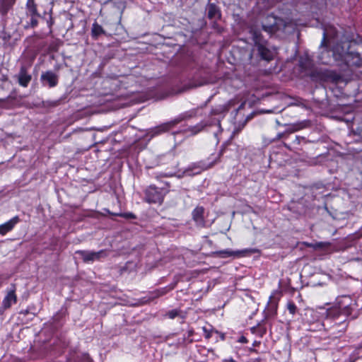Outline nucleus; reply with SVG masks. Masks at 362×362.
I'll use <instances>...</instances> for the list:
<instances>
[{"mask_svg": "<svg viewBox=\"0 0 362 362\" xmlns=\"http://www.w3.org/2000/svg\"><path fill=\"white\" fill-rule=\"evenodd\" d=\"M351 299L349 296H343L338 300V305L327 310L326 322L334 320L332 326V334L339 333V336L346 330L348 322L347 319L351 315L353 308L351 305Z\"/></svg>", "mask_w": 362, "mask_h": 362, "instance_id": "nucleus-1", "label": "nucleus"}, {"mask_svg": "<svg viewBox=\"0 0 362 362\" xmlns=\"http://www.w3.org/2000/svg\"><path fill=\"white\" fill-rule=\"evenodd\" d=\"M362 50V42H344L343 45H337L334 49V55L337 59L344 58L346 66H360L362 57L359 51Z\"/></svg>", "mask_w": 362, "mask_h": 362, "instance_id": "nucleus-2", "label": "nucleus"}, {"mask_svg": "<svg viewBox=\"0 0 362 362\" xmlns=\"http://www.w3.org/2000/svg\"><path fill=\"white\" fill-rule=\"evenodd\" d=\"M262 28L272 37H284L293 31L294 26L291 23L286 22L282 18L268 15L262 21Z\"/></svg>", "mask_w": 362, "mask_h": 362, "instance_id": "nucleus-3", "label": "nucleus"}, {"mask_svg": "<svg viewBox=\"0 0 362 362\" xmlns=\"http://www.w3.org/2000/svg\"><path fill=\"white\" fill-rule=\"evenodd\" d=\"M298 64L301 70L305 71V75L310 76L313 81L326 82L337 78V76L329 70L312 69V61L308 57H300Z\"/></svg>", "mask_w": 362, "mask_h": 362, "instance_id": "nucleus-4", "label": "nucleus"}, {"mask_svg": "<svg viewBox=\"0 0 362 362\" xmlns=\"http://www.w3.org/2000/svg\"><path fill=\"white\" fill-rule=\"evenodd\" d=\"M327 34L326 32L324 31L322 40L319 48L320 52L317 55L318 62L322 64H330L335 62H337L339 65L344 64L346 66L345 60L344 59V57H342V59H337V57H335L333 54L334 48L339 45H343V42L336 44L332 49H329L327 47Z\"/></svg>", "mask_w": 362, "mask_h": 362, "instance_id": "nucleus-5", "label": "nucleus"}, {"mask_svg": "<svg viewBox=\"0 0 362 362\" xmlns=\"http://www.w3.org/2000/svg\"><path fill=\"white\" fill-rule=\"evenodd\" d=\"M144 200L149 204H162L166 190L163 188H158L155 185H150L146 189Z\"/></svg>", "mask_w": 362, "mask_h": 362, "instance_id": "nucleus-6", "label": "nucleus"}, {"mask_svg": "<svg viewBox=\"0 0 362 362\" xmlns=\"http://www.w3.org/2000/svg\"><path fill=\"white\" fill-rule=\"evenodd\" d=\"M59 78V75L51 70L42 72L40 76L42 86L49 88H54L58 85Z\"/></svg>", "mask_w": 362, "mask_h": 362, "instance_id": "nucleus-7", "label": "nucleus"}, {"mask_svg": "<svg viewBox=\"0 0 362 362\" xmlns=\"http://www.w3.org/2000/svg\"><path fill=\"white\" fill-rule=\"evenodd\" d=\"M76 253L81 255L84 262L99 260L100 258L107 256V252L105 250H101L98 252L78 250Z\"/></svg>", "mask_w": 362, "mask_h": 362, "instance_id": "nucleus-8", "label": "nucleus"}, {"mask_svg": "<svg viewBox=\"0 0 362 362\" xmlns=\"http://www.w3.org/2000/svg\"><path fill=\"white\" fill-rule=\"evenodd\" d=\"M175 126L173 120H170L167 122H164L160 124L158 126H156L153 128H151L148 130L146 133V136H149L151 139L155 136H159L162 134L169 132L171 129H173Z\"/></svg>", "mask_w": 362, "mask_h": 362, "instance_id": "nucleus-9", "label": "nucleus"}, {"mask_svg": "<svg viewBox=\"0 0 362 362\" xmlns=\"http://www.w3.org/2000/svg\"><path fill=\"white\" fill-rule=\"evenodd\" d=\"M19 86L26 88L32 80V75L28 72V67L25 65L21 66L20 70L14 76Z\"/></svg>", "mask_w": 362, "mask_h": 362, "instance_id": "nucleus-10", "label": "nucleus"}, {"mask_svg": "<svg viewBox=\"0 0 362 362\" xmlns=\"http://www.w3.org/2000/svg\"><path fill=\"white\" fill-rule=\"evenodd\" d=\"M254 252H255V250H254V249H244V250H236V251H233V250L227 249V250H220V251L217 252L216 253L218 254V255L220 257L225 258V257H231V256H233L235 257H245V256H247L249 255L253 254Z\"/></svg>", "mask_w": 362, "mask_h": 362, "instance_id": "nucleus-11", "label": "nucleus"}, {"mask_svg": "<svg viewBox=\"0 0 362 362\" xmlns=\"http://www.w3.org/2000/svg\"><path fill=\"white\" fill-rule=\"evenodd\" d=\"M205 105L206 103L204 105L184 112L177 115L175 118L172 119L175 126H176L177 124L180 123L182 121L188 120L193 117H195L198 113L199 109L203 108Z\"/></svg>", "mask_w": 362, "mask_h": 362, "instance_id": "nucleus-12", "label": "nucleus"}, {"mask_svg": "<svg viewBox=\"0 0 362 362\" xmlns=\"http://www.w3.org/2000/svg\"><path fill=\"white\" fill-rule=\"evenodd\" d=\"M211 125H212L211 122L208 121H201L199 123L184 129L183 132L188 136H194L201 132L206 127Z\"/></svg>", "mask_w": 362, "mask_h": 362, "instance_id": "nucleus-13", "label": "nucleus"}, {"mask_svg": "<svg viewBox=\"0 0 362 362\" xmlns=\"http://www.w3.org/2000/svg\"><path fill=\"white\" fill-rule=\"evenodd\" d=\"M17 0H0V16L3 19L7 18L8 13L13 10Z\"/></svg>", "mask_w": 362, "mask_h": 362, "instance_id": "nucleus-14", "label": "nucleus"}, {"mask_svg": "<svg viewBox=\"0 0 362 362\" xmlns=\"http://www.w3.org/2000/svg\"><path fill=\"white\" fill-rule=\"evenodd\" d=\"M204 208L203 206H197L192 213V219L196 223L197 226L204 227L205 221L204 218Z\"/></svg>", "mask_w": 362, "mask_h": 362, "instance_id": "nucleus-15", "label": "nucleus"}, {"mask_svg": "<svg viewBox=\"0 0 362 362\" xmlns=\"http://www.w3.org/2000/svg\"><path fill=\"white\" fill-rule=\"evenodd\" d=\"M16 286L11 285V289L8 291L7 295L3 300L2 304L5 309L9 308L13 303H16L17 298L16 296Z\"/></svg>", "mask_w": 362, "mask_h": 362, "instance_id": "nucleus-16", "label": "nucleus"}, {"mask_svg": "<svg viewBox=\"0 0 362 362\" xmlns=\"http://www.w3.org/2000/svg\"><path fill=\"white\" fill-rule=\"evenodd\" d=\"M207 17L210 20L216 21L221 17V13L220 8L214 3L208 4L206 6Z\"/></svg>", "mask_w": 362, "mask_h": 362, "instance_id": "nucleus-17", "label": "nucleus"}, {"mask_svg": "<svg viewBox=\"0 0 362 362\" xmlns=\"http://www.w3.org/2000/svg\"><path fill=\"white\" fill-rule=\"evenodd\" d=\"M19 222L20 218L18 216H16L7 222L0 225V234H6L8 232L11 231Z\"/></svg>", "mask_w": 362, "mask_h": 362, "instance_id": "nucleus-18", "label": "nucleus"}, {"mask_svg": "<svg viewBox=\"0 0 362 362\" xmlns=\"http://www.w3.org/2000/svg\"><path fill=\"white\" fill-rule=\"evenodd\" d=\"M257 47V54L263 60L269 62L274 58V52L268 49L265 45H260Z\"/></svg>", "mask_w": 362, "mask_h": 362, "instance_id": "nucleus-19", "label": "nucleus"}, {"mask_svg": "<svg viewBox=\"0 0 362 362\" xmlns=\"http://www.w3.org/2000/svg\"><path fill=\"white\" fill-rule=\"evenodd\" d=\"M250 33L256 47H258L260 45L265 44L266 41L264 39L259 30H258L256 28L252 27L250 30Z\"/></svg>", "mask_w": 362, "mask_h": 362, "instance_id": "nucleus-20", "label": "nucleus"}, {"mask_svg": "<svg viewBox=\"0 0 362 362\" xmlns=\"http://www.w3.org/2000/svg\"><path fill=\"white\" fill-rule=\"evenodd\" d=\"M311 122L310 120H303L302 122L288 125V129L286 130L288 135L302 129L310 126Z\"/></svg>", "mask_w": 362, "mask_h": 362, "instance_id": "nucleus-21", "label": "nucleus"}, {"mask_svg": "<svg viewBox=\"0 0 362 362\" xmlns=\"http://www.w3.org/2000/svg\"><path fill=\"white\" fill-rule=\"evenodd\" d=\"M25 15L40 16L35 0H27L25 4Z\"/></svg>", "mask_w": 362, "mask_h": 362, "instance_id": "nucleus-22", "label": "nucleus"}, {"mask_svg": "<svg viewBox=\"0 0 362 362\" xmlns=\"http://www.w3.org/2000/svg\"><path fill=\"white\" fill-rule=\"evenodd\" d=\"M203 170L204 168L200 165L193 163L184 170L183 174L187 176H193L201 173Z\"/></svg>", "mask_w": 362, "mask_h": 362, "instance_id": "nucleus-23", "label": "nucleus"}, {"mask_svg": "<svg viewBox=\"0 0 362 362\" xmlns=\"http://www.w3.org/2000/svg\"><path fill=\"white\" fill-rule=\"evenodd\" d=\"M105 31L103 28V27L99 25L98 23L95 22L91 28V35L94 39H98V37L102 34H105Z\"/></svg>", "mask_w": 362, "mask_h": 362, "instance_id": "nucleus-24", "label": "nucleus"}, {"mask_svg": "<svg viewBox=\"0 0 362 362\" xmlns=\"http://www.w3.org/2000/svg\"><path fill=\"white\" fill-rule=\"evenodd\" d=\"M30 18V21L26 23L24 25L25 29L35 28L38 25V19L42 16H26Z\"/></svg>", "mask_w": 362, "mask_h": 362, "instance_id": "nucleus-25", "label": "nucleus"}, {"mask_svg": "<svg viewBox=\"0 0 362 362\" xmlns=\"http://www.w3.org/2000/svg\"><path fill=\"white\" fill-rule=\"evenodd\" d=\"M305 140V138L303 136H296L295 139L292 141L291 144H287L284 143V145L286 148L292 150V148H297V146H298L302 141Z\"/></svg>", "mask_w": 362, "mask_h": 362, "instance_id": "nucleus-26", "label": "nucleus"}, {"mask_svg": "<svg viewBox=\"0 0 362 362\" xmlns=\"http://www.w3.org/2000/svg\"><path fill=\"white\" fill-rule=\"evenodd\" d=\"M175 287V285L168 286L164 288H161L153 291L154 297H160L165 294H166L170 291L173 290Z\"/></svg>", "mask_w": 362, "mask_h": 362, "instance_id": "nucleus-27", "label": "nucleus"}, {"mask_svg": "<svg viewBox=\"0 0 362 362\" xmlns=\"http://www.w3.org/2000/svg\"><path fill=\"white\" fill-rule=\"evenodd\" d=\"M286 307L289 313L293 315L297 312L298 308L296 304L291 300L288 302Z\"/></svg>", "mask_w": 362, "mask_h": 362, "instance_id": "nucleus-28", "label": "nucleus"}, {"mask_svg": "<svg viewBox=\"0 0 362 362\" xmlns=\"http://www.w3.org/2000/svg\"><path fill=\"white\" fill-rule=\"evenodd\" d=\"M115 216L123 217L127 219H134L136 218V215L131 212L115 214Z\"/></svg>", "mask_w": 362, "mask_h": 362, "instance_id": "nucleus-29", "label": "nucleus"}, {"mask_svg": "<svg viewBox=\"0 0 362 362\" xmlns=\"http://www.w3.org/2000/svg\"><path fill=\"white\" fill-rule=\"evenodd\" d=\"M179 315V312L178 310H170L168 313H167V315L168 316L169 318L170 319H174L175 318L177 315Z\"/></svg>", "mask_w": 362, "mask_h": 362, "instance_id": "nucleus-30", "label": "nucleus"}, {"mask_svg": "<svg viewBox=\"0 0 362 362\" xmlns=\"http://www.w3.org/2000/svg\"><path fill=\"white\" fill-rule=\"evenodd\" d=\"M288 136V135L286 131H285L284 132L278 133L276 136V138L274 139V141H278L282 138H286Z\"/></svg>", "mask_w": 362, "mask_h": 362, "instance_id": "nucleus-31", "label": "nucleus"}, {"mask_svg": "<svg viewBox=\"0 0 362 362\" xmlns=\"http://www.w3.org/2000/svg\"><path fill=\"white\" fill-rule=\"evenodd\" d=\"M203 331L204 332V337L206 339H209L211 337V332L208 330L205 327H203Z\"/></svg>", "mask_w": 362, "mask_h": 362, "instance_id": "nucleus-32", "label": "nucleus"}, {"mask_svg": "<svg viewBox=\"0 0 362 362\" xmlns=\"http://www.w3.org/2000/svg\"><path fill=\"white\" fill-rule=\"evenodd\" d=\"M239 341L241 343H246L247 341V340L246 337H245L244 336H242L240 338Z\"/></svg>", "mask_w": 362, "mask_h": 362, "instance_id": "nucleus-33", "label": "nucleus"}, {"mask_svg": "<svg viewBox=\"0 0 362 362\" xmlns=\"http://www.w3.org/2000/svg\"><path fill=\"white\" fill-rule=\"evenodd\" d=\"M194 331L190 329L188 331V337H192L193 335Z\"/></svg>", "mask_w": 362, "mask_h": 362, "instance_id": "nucleus-34", "label": "nucleus"}, {"mask_svg": "<svg viewBox=\"0 0 362 362\" xmlns=\"http://www.w3.org/2000/svg\"><path fill=\"white\" fill-rule=\"evenodd\" d=\"M276 124L278 126H281V125L287 126V124H282L279 120H276Z\"/></svg>", "mask_w": 362, "mask_h": 362, "instance_id": "nucleus-35", "label": "nucleus"}, {"mask_svg": "<svg viewBox=\"0 0 362 362\" xmlns=\"http://www.w3.org/2000/svg\"><path fill=\"white\" fill-rule=\"evenodd\" d=\"M356 349H358V350L362 349V341L358 344Z\"/></svg>", "mask_w": 362, "mask_h": 362, "instance_id": "nucleus-36", "label": "nucleus"}, {"mask_svg": "<svg viewBox=\"0 0 362 362\" xmlns=\"http://www.w3.org/2000/svg\"><path fill=\"white\" fill-rule=\"evenodd\" d=\"M52 23H53L52 20V18H50V21H47L48 26L51 27Z\"/></svg>", "mask_w": 362, "mask_h": 362, "instance_id": "nucleus-37", "label": "nucleus"}, {"mask_svg": "<svg viewBox=\"0 0 362 362\" xmlns=\"http://www.w3.org/2000/svg\"><path fill=\"white\" fill-rule=\"evenodd\" d=\"M259 344H260V341H255L253 342V346H257V345H259Z\"/></svg>", "mask_w": 362, "mask_h": 362, "instance_id": "nucleus-38", "label": "nucleus"}, {"mask_svg": "<svg viewBox=\"0 0 362 362\" xmlns=\"http://www.w3.org/2000/svg\"><path fill=\"white\" fill-rule=\"evenodd\" d=\"M217 124H218V128H219L220 132H221V131H222V129H221V123H220V121H219V120H218V121H217Z\"/></svg>", "mask_w": 362, "mask_h": 362, "instance_id": "nucleus-39", "label": "nucleus"}, {"mask_svg": "<svg viewBox=\"0 0 362 362\" xmlns=\"http://www.w3.org/2000/svg\"><path fill=\"white\" fill-rule=\"evenodd\" d=\"M9 98H10V96L6 98H4V99H0V100L2 101V102H5V101L8 100Z\"/></svg>", "mask_w": 362, "mask_h": 362, "instance_id": "nucleus-40", "label": "nucleus"}, {"mask_svg": "<svg viewBox=\"0 0 362 362\" xmlns=\"http://www.w3.org/2000/svg\"><path fill=\"white\" fill-rule=\"evenodd\" d=\"M356 359L354 358V359H351V358H349L348 361H346L345 362H355Z\"/></svg>", "mask_w": 362, "mask_h": 362, "instance_id": "nucleus-41", "label": "nucleus"}, {"mask_svg": "<svg viewBox=\"0 0 362 362\" xmlns=\"http://www.w3.org/2000/svg\"><path fill=\"white\" fill-rule=\"evenodd\" d=\"M223 362H235L233 359H230V360H224Z\"/></svg>", "mask_w": 362, "mask_h": 362, "instance_id": "nucleus-42", "label": "nucleus"}, {"mask_svg": "<svg viewBox=\"0 0 362 362\" xmlns=\"http://www.w3.org/2000/svg\"><path fill=\"white\" fill-rule=\"evenodd\" d=\"M276 308H277V305H275L274 307V313H276Z\"/></svg>", "mask_w": 362, "mask_h": 362, "instance_id": "nucleus-43", "label": "nucleus"}, {"mask_svg": "<svg viewBox=\"0 0 362 362\" xmlns=\"http://www.w3.org/2000/svg\"><path fill=\"white\" fill-rule=\"evenodd\" d=\"M57 104H58V102H57V101H55V102H54V103H53V105H54V106L57 105Z\"/></svg>", "mask_w": 362, "mask_h": 362, "instance_id": "nucleus-44", "label": "nucleus"}, {"mask_svg": "<svg viewBox=\"0 0 362 362\" xmlns=\"http://www.w3.org/2000/svg\"><path fill=\"white\" fill-rule=\"evenodd\" d=\"M266 332V329H264L263 330H262V334H264Z\"/></svg>", "mask_w": 362, "mask_h": 362, "instance_id": "nucleus-45", "label": "nucleus"}, {"mask_svg": "<svg viewBox=\"0 0 362 362\" xmlns=\"http://www.w3.org/2000/svg\"><path fill=\"white\" fill-rule=\"evenodd\" d=\"M211 115H214V114H216V112H215L214 111H211Z\"/></svg>", "mask_w": 362, "mask_h": 362, "instance_id": "nucleus-46", "label": "nucleus"}]
</instances>
